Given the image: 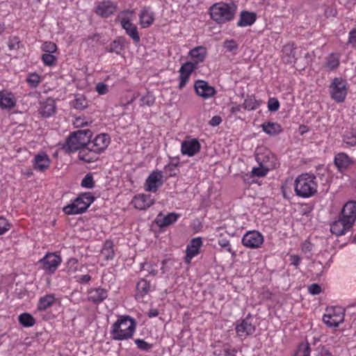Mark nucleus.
Segmentation results:
<instances>
[{"label":"nucleus","mask_w":356,"mask_h":356,"mask_svg":"<svg viewBox=\"0 0 356 356\" xmlns=\"http://www.w3.org/2000/svg\"><path fill=\"white\" fill-rule=\"evenodd\" d=\"M257 18V16L254 12L243 10L240 13L236 24L239 27L250 26L256 22Z\"/></svg>","instance_id":"obj_26"},{"label":"nucleus","mask_w":356,"mask_h":356,"mask_svg":"<svg viewBox=\"0 0 356 356\" xmlns=\"http://www.w3.org/2000/svg\"><path fill=\"white\" fill-rule=\"evenodd\" d=\"M140 102L141 106H152L155 103V98L152 95L148 92L147 95H144L140 98Z\"/></svg>","instance_id":"obj_53"},{"label":"nucleus","mask_w":356,"mask_h":356,"mask_svg":"<svg viewBox=\"0 0 356 356\" xmlns=\"http://www.w3.org/2000/svg\"><path fill=\"white\" fill-rule=\"evenodd\" d=\"M343 142L350 147L356 145V131L351 129L347 130L343 136Z\"/></svg>","instance_id":"obj_40"},{"label":"nucleus","mask_w":356,"mask_h":356,"mask_svg":"<svg viewBox=\"0 0 356 356\" xmlns=\"http://www.w3.org/2000/svg\"><path fill=\"white\" fill-rule=\"evenodd\" d=\"M56 301V298L54 294H47L39 299L38 304V309L40 311H44L50 307Z\"/></svg>","instance_id":"obj_37"},{"label":"nucleus","mask_w":356,"mask_h":356,"mask_svg":"<svg viewBox=\"0 0 356 356\" xmlns=\"http://www.w3.org/2000/svg\"><path fill=\"white\" fill-rule=\"evenodd\" d=\"M339 216V219L330 225V232L336 236L344 235L353 227Z\"/></svg>","instance_id":"obj_25"},{"label":"nucleus","mask_w":356,"mask_h":356,"mask_svg":"<svg viewBox=\"0 0 356 356\" xmlns=\"http://www.w3.org/2000/svg\"><path fill=\"white\" fill-rule=\"evenodd\" d=\"M259 102L253 97H248L244 100L243 108L245 110H255L259 106Z\"/></svg>","instance_id":"obj_44"},{"label":"nucleus","mask_w":356,"mask_h":356,"mask_svg":"<svg viewBox=\"0 0 356 356\" xmlns=\"http://www.w3.org/2000/svg\"><path fill=\"white\" fill-rule=\"evenodd\" d=\"M42 60L43 63L48 66H54L56 65L57 62V58L52 54H44L42 56Z\"/></svg>","instance_id":"obj_54"},{"label":"nucleus","mask_w":356,"mask_h":356,"mask_svg":"<svg viewBox=\"0 0 356 356\" xmlns=\"http://www.w3.org/2000/svg\"><path fill=\"white\" fill-rule=\"evenodd\" d=\"M296 47L293 43H288L282 48V59L286 63H291L296 60Z\"/></svg>","instance_id":"obj_32"},{"label":"nucleus","mask_w":356,"mask_h":356,"mask_svg":"<svg viewBox=\"0 0 356 356\" xmlns=\"http://www.w3.org/2000/svg\"><path fill=\"white\" fill-rule=\"evenodd\" d=\"M241 243L243 245L250 249L259 248L264 243V236L258 231H248L243 235Z\"/></svg>","instance_id":"obj_10"},{"label":"nucleus","mask_w":356,"mask_h":356,"mask_svg":"<svg viewBox=\"0 0 356 356\" xmlns=\"http://www.w3.org/2000/svg\"><path fill=\"white\" fill-rule=\"evenodd\" d=\"M92 136V132L88 129L74 131L67 138L63 149L66 153L79 152L81 148L88 145Z\"/></svg>","instance_id":"obj_3"},{"label":"nucleus","mask_w":356,"mask_h":356,"mask_svg":"<svg viewBox=\"0 0 356 356\" xmlns=\"http://www.w3.org/2000/svg\"><path fill=\"white\" fill-rule=\"evenodd\" d=\"M95 198L90 193H84L79 195L72 203L63 207V211L67 215H76L84 213Z\"/></svg>","instance_id":"obj_5"},{"label":"nucleus","mask_w":356,"mask_h":356,"mask_svg":"<svg viewBox=\"0 0 356 356\" xmlns=\"http://www.w3.org/2000/svg\"><path fill=\"white\" fill-rule=\"evenodd\" d=\"M261 127L262 130L269 136H277L282 131L281 125L277 122H264Z\"/></svg>","instance_id":"obj_34"},{"label":"nucleus","mask_w":356,"mask_h":356,"mask_svg":"<svg viewBox=\"0 0 356 356\" xmlns=\"http://www.w3.org/2000/svg\"><path fill=\"white\" fill-rule=\"evenodd\" d=\"M81 186L86 188H92L95 186V181L92 175L88 173L82 179Z\"/></svg>","instance_id":"obj_51"},{"label":"nucleus","mask_w":356,"mask_h":356,"mask_svg":"<svg viewBox=\"0 0 356 356\" xmlns=\"http://www.w3.org/2000/svg\"><path fill=\"white\" fill-rule=\"evenodd\" d=\"M334 164L341 172L345 171L352 163L350 158L346 153L341 152L334 156Z\"/></svg>","instance_id":"obj_29"},{"label":"nucleus","mask_w":356,"mask_h":356,"mask_svg":"<svg viewBox=\"0 0 356 356\" xmlns=\"http://www.w3.org/2000/svg\"><path fill=\"white\" fill-rule=\"evenodd\" d=\"M313 248L312 243L309 241H305L302 243L300 248L304 254L310 253Z\"/></svg>","instance_id":"obj_63"},{"label":"nucleus","mask_w":356,"mask_h":356,"mask_svg":"<svg viewBox=\"0 0 356 356\" xmlns=\"http://www.w3.org/2000/svg\"><path fill=\"white\" fill-rule=\"evenodd\" d=\"M179 217V214L172 212L166 215L165 216H162V214L160 213L156 218V224L160 227H165L169 226L173 223H175Z\"/></svg>","instance_id":"obj_33"},{"label":"nucleus","mask_w":356,"mask_h":356,"mask_svg":"<svg viewBox=\"0 0 356 356\" xmlns=\"http://www.w3.org/2000/svg\"><path fill=\"white\" fill-rule=\"evenodd\" d=\"M266 166H264L261 164H259V167L253 168L252 170V177H262L267 175L268 172L270 170V165L266 163Z\"/></svg>","instance_id":"obj_43"},{"label":"nucleus","mask_w":356,"mask_h":356,"mask_svg":"<svg viewBox=\"0 0 356 356\" xmlns=\"http://www.w3.org/2000/svg\"><path fill=\"white\" fill-rule=\"evenodd\" d=\"M256 160L259 164H261L264 166H266V163L270 165V169L276 168V162L275 156L270 152L257 154L256 156Z\"/></svg>","instance_id":"obj_35"},{"label":"nucleus","mask_w":356,"mask_h":356,"mask_svg":"<svg viewBox=\"0 0 356 356\" xmlns=\"http://www.w3.org/2000/svg\"><path fill=\"white\" fill-rule=\"evenodd\" d=\"M202 245V241L200 237L194 238L191 241L186 250V263L190 264L191 259L200 253V249Z\"/></svg>","instance_id":"obj_19"},{"label":"nucleus","mask_w":356,"mask_h":356,"mask_svg":"<svg viewBox=\"0 0 356 356\" xmlns=\"http://www.w3.org/2000/svg\"><path fill=\"white\" fill-rule=\"evenodd\" d=\"M161 171H153L149 174L144 184V188L147 192L156 193L163 185Z\"/></svg>","instance_id":"obj_11"},{"label":"nucleus","mask_w":356,"mask_h":356,"mask_svg":"<svg viewBox=\"0 0 356 356\" xmlns=\"http://www.w3.org/2000/svg\"><path fill=\"white\" fill-rule=\"evenodd\" d=\"M189 55L193 59L192 63L196 64V68L200 63L204 60L207 56V49L202 46L195 47L189 51Z\"/></svg>","instance_id":"obj_31"},{"label":"nucleus","mask_w":356,"mask_h":356,"mask_svg":"<svg viewBox=\"0 0 356 356\" xmlns=\"http://www.w3.org/2000/svg\"><path fill=\"white\" fill-rule=\"evenodd\" d=\"M42 50L44 51L45 54H54L57 51V46L53 42L47 41L42 44Z\"/></svg>","instance_id":"obj_52"},{"label":"nucleus","mask_w":356,"mask_h":356,"mask_svg":"<svg viewBox=\"0 0 356 356\" xmlns=\"http://www.w3.org/2000/svg\"><path fill=\"white\" fill-rule=\"evenodd\" d=\"M73 105L76 109L83 110L88 106V102L83 97H77L75 99Z\"/></svg>","instance_id":"obj_57"},{"label":"nucleus","mask_w":356,"mask_h":356,"mask_svg":"<svg viewBox=\"0 0 356 356\" xmlns=\"http://www.w3.org/2000/svg\"><path fill=\"white\" fill-rule=\"evenodd\" d=\"M280 108V102L277 99L273 97L270 98L268 102V108L270 111H277Z\"/></svg>","instance_id":"obj_59"},{"label":"nucleus","mask_w":356,"mask_h":356,"mask_svg":"<svg viewBox=\"0 0 356 356\" xmlns=\"http://www.w3.org/2000/svg\"><path fill=\"white\" fill-rule=\"evenodd\" d=\"M136 320L128 316H120L111 327V337L114 341H124L131 339L136 332Z\"/></svg>","instance_id":"obj_1"},{"label":"nucleus","mask_w":356,"mask_h":356,"mask_svg":"<svg viewBox=\"0 0 356 356\" xmlns=\"http://www.w3.org/2000/svg\"><path fill=\"white\" fill-rule=\"evenodd\" d=\"M347 43L353 48H356V28L353 29L349 32V36Z\"/></svg>","instance_id":"obj_60"},{"label":"nucleus","mask_w":356,"mask_h":356,"mask_svg":"<svg viewBox=\"0 0 356 356\" xmlns=\"http://www.w3.org/2000/svg\"><path fill=\"white\" fill-rule=\"evenodd\" d=\"M166 172L168 173L169 177H175L178 174L177 164L170 163L164 168Z\"/></svg>","instance_id":"obj_56"},{"label":"nucleus","mask_w":356,"mask_h":356,"mask_svg":"<svg viewBox=\"0 0 356 356\" xmlns=\"http://www.w3.org/2000/svg\"><path fill=\"white\" fill-rule=\"evenodd\" d=\"M310 346L306 342L300 343L296 353L300 356H310Z\"/></svg>","instance_id":"obj_49"},{"label":"nucleus","mask_w":356,"mask_h":356,"mask_svg":"<svg viewBox=\"0 0 356 356\" xmlns=\"http://www.w3.org/2000/svg\"><path fill=\"white\" fill-rule=\"evenodd\" d=\"M95 88L99 95H105L108 91V86L102 82L98 83Z\"/></svg>","instance_id":"obj_64"},{"label":"nucleus","mask_w":356,"mask_h":356,"mask_svg":"<svg viewBox=\"0 0 356 356\" xmlns=\"http://www.w3.org/2000/svg\"><path fill=\"white\" fill-rule=\"evenodd\" d=\"M331 97L337 102H343L347 95L346 82L341 78H334L330 86Z\"/></svg>","instance_id":"obj_8"},{"label":"nucleus","mask_w":356,"mask_h":356,"mask_svg":"<svg viewBox=\"0 0 356 356\" xmlns=\"http://www.w3.org/2000/svg\"><path fill=\"white\" fill-rule=\"evenodd\" d=\"M293 186L297 196L302 198L312 197L318 191L316 177L313 173H302L295 179Z\"/></svg>","instance_id":"obj_2"},{"label":"nucleus","mask_w":356,"mask_h":356,"mask_svg":"<svg viewBox=\"0 0 356 356\" xmlns=\"http://www.w3.org/2000/svg\"><path fill=\"white\" fill-rule=\"evenodd\" d=\"M154 21V13L150 8H143L139 14V23L142 28L149 27Z\"/></svg>","instance_id":"obj_28"},{"label":"nucleus","mask_w":356,"mask_h":356,"mask_svg":"<svg viewBox=\"0 0 356 356\" xmlns=\"http://www.w3.org/2000/svg\"><path fill=\"white\" fill-rule=\"evenodd\" d=\"M339 216L352 226L356 220V201H348L343 207Z\"/></svg>","instance_id":"obj_12"},{"label":"nucleus","mask_w":356,"mask_h":356,"mask_svg":"<svg viewBox=\"0 0 356 356\" xmlns=\"http://www.w3.org/2000/svg\"><path fill=\"white\" fill-rule=\"evenodd\" d=\"M196 69V64L192 63V62L188 61L182 64L181 66L179 73V83L178 86V88L179 90H182L188 83L189 80V77L192 72Z\"/></svg>","instance_id":"obj_13"},{"label":"nucleus","mask_w":356,"mask_h":356,"mask_svg":"<svg viewBox=\"0 0 356 356\" xmlns=\"http://www.w3.org/2000/svg\"><path fill=\"white\" fill-rule=\"evenodd\" d=\"M236 10V6L233 1L229 3L219 1L211 6L210 15L218 24H225L234 18Z\"/></svg>","instance_id":"obj_4"},{"label":"nucleus","mask_w":356,"mask_h":356,"mask_svg":"<svg viewBox=\"0 0 356 356\" xmlns=\"http://www.w3.org/2000/svg\"><path fill=\"white\" fill-rule=\"evenodd\" d=\"M108 297V291L105 289L98 287L92 288L88 291L87 300L95 305L102 303Z\"/></svg>","instance_id":"obj_20"},{"label":"nucleus","mask_w":356,"mask_h":356,"mask_svg":"<svg viewBox=\"0 0 356 356\" xmlns=\"http://www.w3.org/2000/svg\"><path fill=\"white\" fill-rule=\"evenodd\" d=\"M56 111V103L53 98L48 97L40 102L39 114L43 118H49Z\"/></svg>","instance_id":"obj_22"},{"label":"nucleus","mask_w":356,"mask_h":356,"mask_svg":"<svg viewBox=\"0 0 356 356\" xmlns=\"http://www.w3.org/2000/svg\"><path fill=\"white\" fill-rule=\"evenodd\" d=\"M119 20L126 33L134 40L135 43H138L140 40V38L137 26L128 18L122 17H120Z\"/></svg>","instance_id":"obj_18"},{"label":"nucleus","mask_w":356,"mask_h":356,"mask_svg":"<svg viewBox=\"0 0 356 356\" xmlns=\"http://www.w3.org/2000/svg\"><path fill=\"white\" fill-rule=\"evenodd\" d=\"M111 143V138L107 134H100L97 135L92 140L88 142V145H90L95 149V152L101 154L109 145Z\"/></svg>","instance_id":"obj_15"},{"label":"nucleus","mask_w":356,"mask_h":356,"mask_svg":"<svg viewBox=\"0 0 356 356\" xmlns=\"http://www.w3.org/2000/svg\"><path fill=\"white\" fill-rule=\"evenodd\" d=\"M8 47L10 51L17 50L24 47L21 40L17 36H10L8 40Z\"/></svg>","instance_id":"obj_45"},{"label":"nucleus","mask_w":356,"mask_h":356,"mask_svg":"<svg viewBox=\"0 0 356 356\" xmlns=\"http://www.w3.org/2000/svg\"><path fill=\"white\" fill-rule=\"evenodd\" d=\"M41 77L37 73L29 74L26 81L31 88H36L41 82Z\"/></svg>","instance_id":"obj_46"},{"label":"nucleus","mask_w":356,"mask_h":356,"mask_svg":"<svg viewBox=\"0 0 356 356\" xmlns=\"http://www.w3.org/2000/svg\"><path fill=\"white\" fill-rule=\"evenodd\" d=\"M201 148L200 143L196 138L190 140H184L181 143V152L182 154L193 156L197 154Z\"/></svg>","instance_id":"obj_23"},{"label":"nucleus","mask_w":356,"mask_h":356,"mask_svg":"<svg viewBox=\"0 0 356 356\" xmlns=\"http://www.w3.org/2000/svg\"><path fill=\"white\" fill-rule=\"evenodd\" d=\"M67 272L69 274L74 273L78 270V260L76 258H70L66 263Z\"/></svg>","instance_id":"obj_50"},{"label":"nucleus","mask_w":356,"mask_h":356,"mask_svg":"<svg viewBox=\"0 0 356 356\" xmlns=\"http://www.w3.org/2000/svg\"><path fill=\"white\" fill-rule=\"evenodd\" d=\"M135 343L138 349L145 351H148L151 350L153 347V345L152 343H149L146 342L145 340L140 339H136Z\"/></svg>","instance_id":"obj_55"},{"label":"nucleus","mask_w":356,"mask_h":356,"mask_svg":"<svg viewBox=\"0 0 356 356\" xmlns=\"http://www.w3.org/2000/svg\"><path fill=\"white\" fill-rule=\"evenodd\" d=\"M16 100L14 95L6 90L0 91V107L2 109H10L15 106Z\"/></svg>","instance_id":"obj_27"},{"label":"nucleus","mask_w":356,"mask_h":356,"mask_svg":"<svg viewBox=\"0 0 356 356\" xmlns=\"http://www.w3.org/2000/svg\"><path fill=\"white\" fill-rule=\"evenodd\" d=\"M289 261L291 265L293 266L296 269H298L301 262V257L297 254H291L289 256Z\"/></svg>","instance_id":"obj_62"},{"label":"nucleus","mask_w":356,"mask_h":356,"mask_svg":"<svg viewBox=\"0 0 356 356\" xmlns=\"http://www.w3.org/2000/svg\"><path fill=\"white\" fill-rule=\"evenodd\" d=\"M253 318L250 314L237 323L235 330L237 335L241 338H246L252 334L256 330V325L252 323Z\"/></svg>","instance_id":"obj_9"},{"label":"nucleus","mask_w":356,"mask_h":356,"mask_svg":"<svg viewBox=\"0 0 356 356\" xmlns=\"http://www.w3.org/2000/svg\"><path fill=\"white\" fill-rule=\"evenodd\" d=\"M116 8L113 1H99L95 12L102 17H108L115 12Z\"/></svg>","instance_id":"obj_21"},{"label":"nucleus","mask_w":356,"mask_h":356,"mask_svg":"<svg viewBox=\"0 0 356 356\" xmlns=\"http://www.w3.org/2000/svg\"><path fill=\"white\" fill-rule=\"evenodd\" d=\"M62 257L57 252H47L38 264L39 268L48 275H53L62 263Z\"/></svg>","instance_id":"obj_6"},{"label":"nucleus","mask_w":356,"mask_h":356,"mask_svg":"<svg viewBox=\"0 0 356 356\" xmlns=\"http://www.w3.org/2000/svg\"><path fill=\"white\" fill-rule=\"evenodd\" d=\"M224 47L229 51L238 49V44L234 40H227L224 42Z\"/></svg>","instance_id":"obj_61"},{"label":"nucleus","mask_w":356,"mask_h":356,"mask_svg":"<svg viewBox=\"0 0 356 356\" xmlns=\"http://www.w3.org/2000/svg\"><path fill=\"white\" fill-rule=\"evenodd\" d=\"M154 199L149 194H138L134 197L131 204L138 210H146L154 204Z\"/></svg>","instance_id":"obj_16"},{"label":"nucleus","mask_w":356,"mask_h":356,"mask_svg":"<svg viewBox=\"0 0 356 356\" xmlns=\"http://www.w3.org/2000/svg\"><path fill=\"white\" fill-rule=\"evenodd\" d=\"M218 243L220 247L225 248V250L228 252L231 253L232 254V256L236 255L235 251H234L231 247L229 241L227 238L223 237L222 234L220 235V238L218 239Z\"/></svg>","instance_id":"obj_48"},{"label":"nucleus","mask_w":356,"mask_h":356,"mask_svg":"<svg viewBox=\"0 0 356 356\" xmlns=\"http://www.w3.org/2000/svg\"><path fill=\"white\" fill-rule=\"evenodd\" d=\"M323 316V323L329 327H337L344 321V310L339 307L327 308Z\"/></svg>","instance_id":"obj_7"},{"label":"nucleus","mask_w":356,"mask_h":356,"mask_svg":"<svg viewBox=\"0 0 356 356\" xmlns=\"http://www.w3.org/2000/svg\"><path fill=\"white\" fill-rule=\"evenodd\" d=\"M99 154L90 145H86L79 152L78 158L85 163H90L98 160Z\"/></svg>","instance_id":"obj_24"},{"label":"nucleus","mask_w":356,"mask_h":356,"mask_svg":"<svg viewBox=\"0 0 356 356\" xmlns=\"http://www.w3.org/2000/svg\"><path fill=\"white\" fill-rule=\"evenodd\" d=\"M154 288L152 286L149 282L145 279H141L136 284V299H142L149 291H152Z\"/></svg>","instance_id":"obj_30"},{"label":"nucleus","mask_w":356,"mask_h":356,"mask_svg":"<svg viewBox=\"0 0 356 356\" xmlns=\"http://www.w3.org/2000/svg\"><path fill=\"white\" fill-rule=\"evenodd\" d=\"M19 322L24 327H31L35 323V320L29 313H23L19 316Z\"/></svg>","instance_id":"obj_42"},{"label":"nucleus","mask_w":356,"mask_h":356,"mask_svg":"<svg viewBox=\"0 0 356 356\" xmlns=\"http://www.w3.org/2000/svg\"><path fill=\"white\" fill-rule=\"evenodd\" d=\"M124 49L123 42L120 40H113L109 45L108 51L120 54Z\"/></svg>","instance_id":"obj_47"},{"label":"nucleus","mask_w":356,"mask_h":356,"mask_svg":"<svg viewBox=\"0 0 356 356\" xmlns=\"http://www.w3.org/2000/svg\"><path fill=\"white\" fill-rule=\"evenodd\" d=\"M194 88L197 95L204 99L210 98L216 94L214 88L203 80H197L195 82Z\"/></svg>","instance_id":"obj_17"},{"label":"nucleus","mask_w":356,"mask_h":356,"mask_svg":"<svg viewBox=\"0 0 356 356\" xmlns=\"http://www.w3.org/2000/svg\"><path fill=\"white\" fill-rule=\"evenodd\" d=\"M51 159L48 154L44 152H40L35 155L32 160L33 168L38 172H44L49 168Z\"/></svg>","instance_id":"obj_14"},{"label":"nucleus","mask_w":356,"mask_h":356,"mask_svg":"<svg viewBox=\"0 0 356 356\" xmlns=\"http://www.w3.org/2000/svg\"><path fill=\"white\" fill-rule=\"evenodd\" d=\"M158 263L159 261H150L145 262L142 264V270H146L149 275L152 276L156 275L158 273Z\"/></svg>","instance_id":"obj_41"},{"label":"nucleus","mask_w":356,"mask_h":356,"mask_svg":"<svg viewBox=\"0 0 356 356\" xmlns=\"http://www.w3.org/2000/svg\"><path fill=\"white\" fill-rule=\"evenodd\" d=\"M102 255L106 260L113 259L115 256L113 250V243L112 241L106 240L101 251Z\"/></svg>","instance_id":"obj_39"},{"label":"nucleus","mask_w":356,"mask_h":356,"mask_svg":"<svg viewBox=\"0 0 356 356\" xmlns=\"http://www.w3.org/2000/svg\"><path fill=\"white\" fill-rule=\"evenodd\" d=\"M340 64L339 56L332 53L326 58L324 67L329 71L336 70Z\"/></svg>","instance_id":"obj_36"},{"label":"nucleus","mask_w":356,"mask_h":356,"mask_svg":"<svg viewBox=\"0 0 356 356\" xmlns=\"http://www.w3.org/2000/svg\"><path fill=\"white\" fill-rule=\"evenodd\" d=\"M237 350L229 344H224L222 347L216 348L213 353L216 356H236Z\"/></svg>","instance_id":"obj_38"},{"label":"nucleus","mask_w":356,"mask_h":356,"mask_svg":"<svg viewBox=\"0 0 356 356\" xmlns=\"http://www.w3.org/2000/svg\"><path fill=\"white\" fill-rule=\"evenodd\" d=\"M315 356H333L330 350L323 345H320L315 350Z\"/></svg>","instance_id":"obj_58"}]
</instances>
